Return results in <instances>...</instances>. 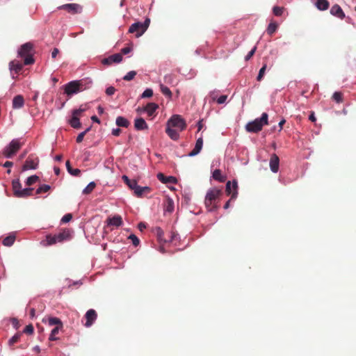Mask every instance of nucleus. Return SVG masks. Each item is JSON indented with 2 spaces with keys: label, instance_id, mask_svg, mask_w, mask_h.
Segmentation results:
<instances>
[{
  "label": "nucleus",
  "instance_id": "obj_51",
  "mask_svg": "<svg viewBox=\"0 0 356 356\" xmlns=\"http://www.w3.org/2000/svg\"><path fill=\"white\" fill-rule=\"evenodd\" d=\"M256 49L257 47H254L250 51H249V53L245 57V60H250L253 56L256 51Z\"/></svg>",
  "mask_w": 356,
  "mask_h": 356
},
{
  "label": "nucleus",
  "instance_id": "obj_56",
  "mask_svg": "<svg viewBox=\"0 0 356 356\" xmlns=\"http://www.w3.org/2000/svg\"><path fill=\"white\" fill-rule=\"evenodd\" d=\"M132 50L131 47H124V48H122V50H121V54H129L131 51Z\"/></svg>",
  "mask_w": 356,
  "mask_h": 356
},
{
  "label": "nucleus",
  "instance_id": "obj_19",
  "mask_svg": "<svg viewBox=\"0 0 356 356\" xmlns=\"http://www.w3.org/2000/svg\"><path fill=\"white\" fill-rule=\"evenodd\" d=\"M330 13L332 15L336 16L341 19L345 17V14L343 11L342 10L341 8L337 4L334 5L331 8Z\"/></svg>",
  "mask_w": 356,
  "mask_h": 356
},
{
  "label": "nucleus",
  "instance_id": "obj_13",
  "mask_svg": "<svg viewBox=\"0 0 356 356\" xmlns=\"http://www.w3.org/2000/svg\"><path fill=\"white\" fill-rule=\"evenodd\" d=\"M97 314L95 309H90L87 311L85 314L86 322L85 323L86 327H90L97 319Z\"/></svg>",
  "mask_w": 356,
  "mask_h": 356
},
{
  "label": "nucleus",
  "instance_id": "obj_45",
  "mask_svg": "<svg viewBox=\"0 0 356 356\" xmlns=\"http://www.w3.org/2000/svg\"><path fill=\"white\" fill-rule=\"evenodd\" d=\"M90 127L86 129L84 131L80 133L76 137V143H81L83 140L85 135L86 134L87 132H88L90 131Z\"/></svg>",
  "mask_w": 356,
  "mask_h": 356
},
{
  "label": "nucleus",
  "instance_id": "obj_17",
  "mask_svg": "<svg viewBox=\"0 0 356 356\" xmlns=\"http://www.w3.org/2000/svg\"><path fill=\"white\" fill-rule=\"evenodd\" d=\"M151 191V188L148 186H137L136 189L134 190V194L138 197H141L143 195L145 194L149 193Z\"/></svg>",
  "mask_w": 356,
  "mask_h": 356
},
{
  "label": "nucleus",
  "instance_id": "obj_61",
  "mask_svg": "<svg viewBox=\"0 0 356 356\" xmlns=\"http://www.w3.org/2000/svg\"><path fill=\"white\" fill-rule=\"evenodd\" d=\"M122 179L127 185L131 181V179H129L126 175L122 176Z\"/></svg>",
  "mask_w": 356,
  "mask_h": 356
},
{
  "label": "nucleus",
  "instance_id": "obj_31",
  "mask_svg": "<svg viewBox=\"0 0 356 356\" xmlns=\"http://www.w3.org/2000/svg\"><path fill=\"white\" fill-rule=\"evenodd\" d=\"M70 124L71 127L74 129H79L81 127V122L79 121V118L74 115H72V118L70 120Z\"/></svg>",
  "mask_w": 356,
  "mask_h": 356
},
{
  "label": "nucleus",
  "instance_id": "obj_11",
  "mask_svg": "<svg viewBox=\"0 0 356 356\" xmlns=\"http://www.w3.org/2000/svg\"><path fill=\"white\" fill-rule=\"evenodd\" d=\"M237 188L238 183L236 180H234L232 182L230 181L227 182L225 191L228 195H231V200L236 198L238 194Z\"/></svg>",
  "mask_w": 356,
  "mask_h": 356
},
{
  "label": "nucleus",
  "instance_id": "obj_52",
  "mask_svg": "<svg viewBox=\"0 0 356 356\" xmlns=\"http://www.w3.org/2000/svg\"><path fill=\"white\" fill-rule=\"evenodd\" d=\"M127 186L129 187V188L134 191L136 186H138V183L136 180L131 179V181L129 182V184H127Z\"/></svg>",
  "mask_w": 356,
  "mask_h": 356
},
{
  "label": "nucleus",
  "instance_id": "obj_10",
  "mask_svg": "<svg viewBox=\"0 0 356 356\" xmlns=\"http://www.w3.org/2000/svg\"><path fill=\"white\" fill-rule=\"evenodd\" d=\"M39 159L37 156L31 154L28 156L24 164L22 166V170H35L38 168Z\"/></svg>",
  "mask_w": 356,
  "mask_h": 356
},
{
  "label": "nucleus",
  "instance_id": "obj_8",
  "mask_svg": "<svg viewBox=\"0 0 356 356\" xmlns=\"http://www.w3.org/2000/svg\"><path fill=\"white\" fill-rule=\"evenodd\" d=\"M83 84L80 81H72L65 86V93L70 96L82 90Z\"/></svg>",
  "mask_w": 356,
  "mask_h": 356
},
{
  "label": "nucleus",
  "instance_id": "obj_18",
  "mask_svg": "<svg viewBox=\"0 0 356 356\" xmlns=\"http://www.w3.org/2000/svg\"><path fill=\"white\" fill-rule=\"evenodd\" d=\"M203 146V139L202 138H199L195 143V145L194 149L188 154L189 156H194L198 154Z\"/></svg>",
  "mask_w": 356,
  "mask_h": 356
},
{
  "label": "nucleus",
  "instance_id": "obj_32",
  "mask_svg": "<svg viewBox=\"0 0 356 356\" xmlns=\"http://www.w3.org/2000/svg\"><path fill=\"white\" fill-rule=\"evenodd\" d=\"M15 241V236L13 234H11V235L6 236L3 240L2 243L5 246L9 247V246H11L14 243Z\"/></svg>",
  "mask_w": 356,
  "mask_h": 356
},
{
  "label": "nucleus",
  "instance_id": "obj_47",
  "mask_svg": "<svg viewBox=\"0 0 356 356\" xmlns=\"http://www.w3.org/2000/svg\"><path fill=\"white\" fill-rule=\"evenodd\" d=\"M153 95V90L150 88L146 89L141 95V98H148Z\"/></svg>",
  "mask_w": 356,
  "mask_h": 356
},
{
  "label": "nucleus",
  "instance_id": "obj_23",
  "mask_svg": "<svg viewBox=\"0 0 356 356\" xmlns=\"http://www.w3.org/2000/svg\"><path fill=\"white\" fill-rule=\"evenodd\" d=\"M108 225L118 227L122 225V218L120 216H115L107 219Z\"/></svg>",
  "mask_w": 356,
  "mask_h": 356
},
{
  "label": "nucleus",
  "instance_id": "obj_35",
  "mask_svg": "<svg viewBox=\"0 0 356 356\" xmlns=\"http://www.w3.org/2000/svg\"><path fill=\"white\" fill-rule=\"evenodd\" d=\"M48 323H49V325L51 326H52V325L63 326V323H62L61 321L58 318H56V317L49 318Z\"/></svg>",
  "mask_w": 356,
  "mask_h": 356
},
{
  "label": "nucleus",
  "instance_id": "obj_48",
  "mask_svg": "<svg viewBox=\"0 0 356 356\" xmlns=\"http://www.w3.org/2000/svg\"><path fill=\"white\" fill-rule=\"evenodd\" d=\"M87 108L86 107H83V106H81L79 107V108L78 109H75L72 112V115H75V116H77L79 118V116L83 113L85 111H86Z\"/></svg>",
  "mask_w": 356,
  "mask_h": 356
},
{
  "label": "nucleus",
  "instance_id": "obj_30",
  "mask_svg": "<svg viewBox=\"0 0 356 356\" xmlns=\"http://www.w3.org/2000/svg\"><path fill=\"white\" fill-rule=\"evenodd\" d=\"M278 24L275 22H271L266 29V32L268 35H272L277 31Z\"/></svg>",
  "mask_w": 356,
  "mask_h": 356
},
{
  "label": "nucleus",
  "instance_id": "obj_41",
  "mask_svg": "<svg viewBox=\"0 0 356 356\" xmlns=\"http://www.w3.org/2000/svg\"><path fill=\"white\" fill-rule=\"evenodd\" d=\"M50 189V186L47 184H43L40 186L37 190H36V194H40L42 193H46L49 191Z\"/></svg>",
  "mask_w": 356,
  "mask_h": 356
},
{
  "label": "nucleus",
  "instance_id": "obj_4",
  "mask_svg": "<svg viewBox=\"0 0 356 356\" xmlns=\"http://www.w3.org/2000/svg\"><path fill=\"white\" fill-rule=\"evenodd\" d=\"M70 238V234L69 230L65 229L55 235H47L46 236V241L47 245H51L56 243H62L64 241H67Z\"/></svg>",
  "mask_w": 356,
  "mask_h": 356
},
{
  "label": "nucleus",
  "instance_id": "obj_5",
  "mask_svg": "<svg viewBox=\"0 0 356 356\" xmlns=\"http://www.w3.org/2000/svg\"><path fill=\"white\" fill-rule=\"evenodd\" d=\"M150 19L147 18L143 22H136L131 24L129 29V32L136 33L137 38L140 37L149 26Z\"/></svg>",
  "mask_w": 356,
  "mask_h": 356
},
{
  "label": "nucleus",
  "instance_id": "obj_15",
  "mask_svg": "<svg viewBox=\"0 0 356 356\" xmlns=\"http://www.w3.org/2000/svg\"><path fill=\"white\" fill-rule=\"evenodd\" d=\"M280 159L277 154H273L270 159V168L272 172H277L279 170Z\"/></svg>",
  "mask_w": 356,
  "mask_h": 356
},
{
  "label": "nucleus",
  "instance_id": "obj_22",
  "mask_svg": "<svg viewBox=\"0 0 356 356\" xmlns=\"http://www.w3.org/2000/svg\"><path fill=\"white\" fill-rule=\"evenodd\" d=\"M24 104L23 96L18 95L13 99V108L15 109L21 108Z\"/></svg>",
  "mask_w": 356,
  "mask_h": 356
},
{
  "label": "nucleus",
  "instance_id": "obj_46",
  "mask_svg": "<svg viewBox=\"0 0 356 356\" xmlns=\"http://www.w3.org/2000/svg\"><path fill=\"white\" fill-rule=\"evenodd\" d=\"M128 238L131 241L133 245L136 247L140 243L139 238L135 234H131Z\"/></svg>",
  "mask_w": 356,
  "mask_h": 356
},
{
  "label": "nucleus",
  "instance_id": "obj_49",
  "mask_svg": "<svg viewBox=\"0 0 356 356\" xmlns=\"http://www.w3.org/2000/svg\"><path fill=\"white\" fill-rule=\"evenodd\" d=\"M34 328L31 324L26 325L24 329V332L26 334H31L33 333Z\"/></svg>",
  "mask_w": 356,
  "mask_h": 356
},
{
  "label": "nucleus",
  "instance_id": "obj_9",
  "mask_svg": "<svg viewBox=\"0 0 356 356\" xmlns=\"http://www.w3.org/2000/svg\"><path fill=\"white\" fill-rule=\"evenodd\" d=\"M58 10H64L68 13L75 15L82 12V6L78 3H66L58 7Z\"/></svg>",
  "mask_w": 356,
  "mask_h": 356
},
{
  "label": "nucleus",
  "instance_id": "obj_58",
  "mask_svg": "<svg viewBox=\"0 0 356 356\" xmlns=\"http://www.w3.org/2000/svg\"><path fill=\"white\" fill-rule=\"evenodd\" d=\"M59 50L57 48H54L51 52L52 58H55L56 56L58 54Z\"/></svg>",
  "mask_w": 356,
  "mask_h": 356
},
{
  "label": "nucleus",
  "instance_id": "obj_21",
  "mask_svg": "<svg viewBox=\"0 0 356 356\" xmlns=\"http://www.w3.org/2000/svg\"><path fill=\"white\" fill-rule=\"evenodd\" d=\"M177 130L178 129H173L169 125H167L165 132L172 140H177L179 138V134Z\"/></svg>",
  "mask_w": 356,
  "mask_h": 356
},
{
  "label": "nucleus",
  "instance_id": "obj_1",
  "mask_svg": "<svg viewBox=\"0 0 356 356\" xmlns=\"http://www.w3.org/2000/svg\"><path fill=\"white\" fill-rule=\"evenodd\" d=\"M222 191L217 188L209 189L205 196L204 204L209 211H213L220 207L219 202Z\"/></svg>",
  "mask_w": 356,
  "mask_h": 356
},
{
  "label": "nucleus",
  "instance_id": "obj_53",
  "mask_svg": "<svg viewBox=\"0 0 356 356\" xmlns=\"http://www.w3.org/2000/svg\"><path fill=\"white\" fill-rule=\"evenodd\" d=\"M115 92V88L113 86H110L106 88V93L107 95H113Z\"/></svg>",
  "mask_w": 356,
  "mask_h": 356
},
{
  "label": "nucleus",
  "instance_id": "obj_38",
  "mask_svg": "<svg viewBox=\"0 0 356 356\" xmlns=\"http://www.w3.org/2000/svg\"><path fill=\"white\" fill-rule=\"evenodd\" d=\"M39 180V177L37 175H32L27 178L26 184L27 186H31Z\"/></svg>",
  "mask_w": 356,
  "mask_h": 356
},
{
  "label": "nucleus",
  "instance_id": "obj_44",
  "mask_svg": "<svg viewBox=\"0 0 356 356\" xmlns=\"http://www.w3.org/2000/svg\"><path fill=\"white\" fill-rule=\"evenodd\" d=\"M283 11H284L283 7L274 6L273 8V14L275 16H281L283 13Z\"/></svg>",
  "mask_w": 356,
  "mask_h": 356
},
{
  "label": "nucleus",
  "instance_id": "obj_7",
  "mask_svg": "<svg viewBox=\"0 0 356 356\" xmlns=\"http://www.w3.org/2000/svg\"><path fill=\"white\" fill-rule=\"evenodd\" d=\"M167 125L172 128H176L179 131H182L186 129V124L184 120L181 118L179 115H172L168 121Z\"/></svg>",
  "mask_w": 356,
  "mask_h": 356
},
{
  "label": "nucleus",
  "instance_id": "obj_20",
  "mask_svg": "<svg viewBox=\"0 0 356 356\" xmlns=\"http://www.w3.org/2000/svg\"><path fill=\"white\" fill-rule=\"evenodd\" d=\"M158 179L163 184H175L177 183V179L175 177L169 176L166 177L163 173H159L157 175Z\"/></svg>",
  "mask_w": 356,
  "mask_h": 356
},
{
  "label": "nucleus",
  "instance_id": "obj_25",
  "mask_svg": "<svg viewBox=\"0 0 356 356\" xmlns=\"http://www.w3.org/2000/svg\"><path fill=\"white\" fill-rule=\"evenodd\" d=\"M12 186H13L14 195L15 197H17L22 190V184L19 182V179L13 180V183H12Z\"/></svg>",
  "mask_w": 356,
  "mask_h": 356
},
{
  "label": "nucleus",
  "instance_id": "obj_39",
  "mask_svg": "<svg viewBox=\"0 0 356 356\" xmlns=\"http://www.w3.org/2000/svg\"><path fill=\"white\" fill-rule=\"evenodd\" d=\"M267 68V64L266 63H264L262 67L260 69L259 72V74H258V76L257 77V80L258 81H261V79H263L264 74H265V72H266V70Z\"/></svg>",
  "mask_w": 356,
  "mask_h": 356
},
{
  "label": "nucleus",
  "instance_id": "obj_59",
  "mask_svg": "<svg viewBox=\"0 0 356 356\" xmlns=\"http://www.w3.org/2000/svg\"><path fill=\"white\" fill-rule=\"evenodd\" d=\"M309 120H311L313 122H316V117L314 115V112L311 113V114L309 116Z\"/></svg>",
  "mask_w": 356,
  "mask_h": 356
},
{
  "label": "nucleus",
  "instance_id": "obj_2",
  "mask_svg": "<svg viewBox=\"0 0 356 356\" xmlns=\"http://www.w3.org/2000/svg\"><path fill=\"white\" fill-rule=\"evenodd\" d=\"M268 115L266 113H263L261 118H256L254 120L248 122L245 129L248 132L257 133L260 131L264 125L268 124Z\"/></svg>",
  "mask_w": 356,
  "mask_h": 356
},
{
  "label": "nucleus",
  "instance_id": "obj_33",
  "mask_svg": "<svg viewBox=\"0 0 356 356\" xmlns=\"http://www.w3.org/2000/svg\"><path fill=\"white\" fill-rule=\"evenodd\" d=\"M33 188H32L22 189L17 197H26L31 196L33 194Z\"/></svg>",
  "mask_w": 356,
  "mask_h": 356
},
{
  "label": "nucleus",
  "instance_id": "obj_36",
  "mask_svg": "<svg viewBox=\"0 0 356 356\" xmlns=\"http://www.w3.org/2000/svg\"><path fill=\"white\" fill-rule=\"evenodd\" d=\"M160 90H161V92L166 97H168V98H171L172 97V92L170 91V90L165 86H164L163 84H160Z\"/></svg>",
  "mask_w": 356,
  "mask_h": 356
},
{
  "label": "nucleus",
  "instance_id": "obj_43",
  "mask_svg": "<svg viewBox=\"0 0 356 356\" xmlns=\"http://www.w3.org/2000/svg\"><path fill=\"white\" fill-rule=\"evenodd\" d=\"M136 75V72L130 71L123 77V79L124 81H129L132 80L135 77Z\"/></svg>",
  "mask_w": 356,
  "mask_h": 356
},
{
  "label": "nucleus",
  "instance_id": "obj_12",
  "mask_svg": "<svg viewBox=\"0 0 356 356\" xmlns=\"http://www.w3.org/2000/svg\"><path fill=\"white\" fill-rule=\"evenodd\" d=\"M122 60L121 54H115L102 60V63L104 65H111L113 63H119Z\"/></svg>",
  "mask_w": 356,
  "mask_h": 356
},
{
  "label": "nucleus",
  "instance_id": "obj_57",
  "mask_svg": "<svg viewBox=\"0 0 356 356\" xmlns=\"http://www.w3.org/2000/svg\"><path fill=\"white\" fill-rule=\"evenodd\" d=\"M121 129L120 128L113 129L112 130V134L115 136H118L121 134Z\"/></svg>",
  "mask_w": 356,
  "mask_h": 356
},
{
  "label": "nucleus",
  "instance_id": "obj_63",
  "mask_svg": "<svg viewBox=\"0 0 356 356\" xmlns=\"http://www.w3.org/2000/svg\"><path fill=\"white\" fill-rule=\"evenodd\" d=\"M13 165V163L11 162V161H6L4 164H3V166L5 168H10V167H12Z\"/></svg>",
  "mask_w": 356,
  "mask_h": 356
},
{
  "label": "nucleus",
  "instance_id": "obj_34",
  "mask_svg": "<svg viewBox=\"0 0 356 356\" xmlns=\"http://www.w3.org/2000/svg\"><path fill=\"white\" fill-rule=\"evenodd\" d=\"M96 186V184L92 181L88 184V186L83 190V193L88 195L92 192Z\"/></svg>",
  "mask_w": 356,
  "mask_h": 356
},
{
  "label": "nucleus",
  "instance_id": "obj_28",
  "mask_svg": "<svg viewBox=\"0 0 356 356\" xmlns=\"http://www.w3.org/2000/svg\"><path fill=\"white\" fill-rule=\"evenodd\" d=\"M158 108V105L155 103H148L145 107V111L149 116L152 115L156 110Z\"/></svg>",
  "mask_w": 356,
  "mask_h": 356
},
{
  "label": "nucleus",
  "instance_id": "obj_42",
  "mask_svg": "<svg viewBox=\"0 0 356 356\" xmlns=\"http://www.w3.org/2000/svg\"><path fill=\"white\" fill-rule=\"evenodd\" d=\"M21 337V334L17 333L15 334L13 337H11L8 341V344L10 346L14 345L15 343L18 342Z\"/></svg>",
  "mask_w": 356,
  "mask_h": 356
},
{
  "label": "nucleus",
  "instance_id": "obj_37",
  "mask_svg": "<svg viewBox=\"0 0 356 356\" xmlns=\"http://www.w3.org/2000/svg\"><path fill=\"white\" fill-rule=\"evenodd\" d=\"M213 178L216 180L220 181V182H223L225 181V177L222 176L221 171L218 169L213 171Z\"/></svg>",
  "mask_w": 356,
  "mask_h": 356
},
{
  "label": "nucleus",
  "instance_id": "obj_64",
  "mask_svg": "<svg viewBox=\"0 0 356 356\" xmlns=\"http://www.w3.org/2000/svg\"><path fill=\"white\" fill-rule=\"evenodd\" d=\"M91 120L93 121V122H95L97 123H100V120L96 116V115H93L91 117Z\"/></svg>",
  "mask_w": 356,
  "mask_h": 356
},
{
  "label": "nucleus",
  "instance_id": "obj_50",
  "mask_svg": "<svg viewBox=\"0 0 356 356\" xmlns=\"http://www.w3.org/2000/svg\"><path fill=\"white\" fill-rule=\"evenodd\" d=\"M72 218V215L71 213L65 214L61 219V221L63 222H70Z\"/></svg>",
  "mask_w": 356,
  "mask_h": 356
},
{
  "label": "nucleus",
  "instance_id": "obj_54",
  "mask_svg": "<svg viewBox=\"0 0 356 356\" xmlns=\"http://www.w3.org/2000/svg\"><path fill=\"white\" fill-rule=\"evenodd\" d=\"M63 327V326H56L51 332V335L53 336H56L58 332H59V330Z\"/></svg>",
  "mask_w": 356,
  "mask_h": 356
},
{
  "label": "nucleus",
  "instance_id": "obj_29",
  "mask_svg": "<svg viewBox=\"0 0 356 356\" xmlns=\"http://www.w3.org/2000/svg\"><path fill=\"white\" fill-rule=\"evenodd\" d=\"M65 165H66V168H67V172L70 175H72L73 176H76V177H78V176L80 175L81 170L79 169H78V168L73 169V168L71 167L70 161H67Z\"/></svg>",
  "mask_w": 356,
  "mask_h": 356
},
{
  "label": "nucleus",
  "instance_id": "obj_55",
  "mask_svg": "<svg viewBox=\"0 0 356 356\" xmlns=\"http://www.w3.org/2000/svg\"><path fill=\"white\" fill-rule=\"evenodd\" d=\"M227 98V95H221L219 97V98L217 99V102L220 104H223L225 102L226 99Z\"/></svg>",
  "mask_w": 356,
  "mask_h": 356
},
{
  "label": "nucleus",
  "instance_id": "obj_27",
  "mask_svg": "<svg viewBox=\"0 0 356 356\" xmlns=\"http://www.w3.org/2000/svg\"><path fill=\"white\" fill-rule=\"evenodd\" d=\"M329 6L330 3L327 0H317L316 2V6L320 10H326Z\"/></svg>",
  "mask_w": 356,
  "mask_h": 356
},
{
  "label": "nucleus",
  "instance_id": "obj_6",
  "mask_svg": "<svg viewBox=\"0 0 356 356\" xmlns=\"http://www.w3.org/2000/svg\"><path fill=\"white\" fill-rule=\"evenodd\" d=\"M23 143L19 139H13L3 150V155L6 158H12L21 148Z\"/></svg>",
  "mask_w": 356,
  "mask_h": 356
},
{
  "label": "nucleus",
  "instance_id": "obj_26",
  "mask_svg": "<svg viewBox=\"0 0 356 356\" xmlns=\"http://www.w3.org/2000/svg\"><path fill=\"white\" fill-rule=\"evenodd\" d=\"M115 123L118 127L124 128H127L130 124L129 120L122 116H118L116 118Z\"/></svg>",
  "mask_w": 356,
  "mask_h": 356
},
{
  "label": "nucleus",
  "instance_id": "obj_24",
  "mask_svg": "<svg viewBox=\"0 0 356 356\" xmlns=\"http://www.w3.org/2000/svg\"><path fill=\"white\" fill-rule=\"evenodd\" d=\"M134 127L137 130H145L148 129L147 124L142 118H139L135 120Z\"/></svg>",
  "mask_w": 356,
  "mask_h": 356
},
{
  "label": "nucleus",
  "instance_id": "obj_62",
  "mask_svg": "<svg viewBox=\"0 0 356 356\" xmlns=\"http://www.w3.org/2000/svg\"><path fill=\"white\" fill-rule=\"evenodd\" d=\"M122 179L127 185L131 181V179H129L126 175L122 176Z\"/></svg>",
  "mask_w": 356,
  "mask_h": 356
},
{
  "label": "nucleus",
  "instance_id": "obj_40",
  "mask_svg": "<svg viewBox=\"0 0 356 356\" xmlns=\"http://www.w3.org/2000/svg\"><path fill=\"white\" fill-rule=\"evenodd\" d=\"M332 99L337 103L343 102V94L341 92H335L332 95Z\"/></svg>",
  "mask_w": 356,
  "mask_h": 356
},
{
  "label": "nucleus",
  "instance_id": "obj_60",
  "mask_svg": "<svg viewBox=\"0 0 356 356\" xmlns=\"http://www.w3.org/2000/svg\"><path fill=\"white\" fill-rule=\"evenodd\" d=\"M138 227L140 231H143L144 229L146 228V225L144 222H140L138 225Z\"/></svg>",
  "mask_w": 356,
  "mask_h": 356
},
{
  "label": "nucleus",
  "instance_id": "obj_3",
  "mask_svg": "<svg viewBox=\"0 0 356 356\" xmlns=\"http://www.w3.org/2000/svg\"><path fill=\"white\" fill-rule=\"evenodd\" d=\"M33 49V45L31 42H26L21 46L18 54L20 57L24 58V65H29L34 63Z\"/></svg>",
  "mask_w": 356,
  "mask_h": 356
},
{
  "label": "nucleus",
  "instance_id": "obj_14",
  "mask_svg": "<svg viewBox=\"0 0 356 356\" xmlns=\"http://www.w3.org/2000/svg\"><path fill=\"white\" fill-rule=\"evenodd\" d=\"M23 64H22L18 60H13L10 62L9 63V69L10 70V72L12 74L13 79H15L16 77L13 75V72L15 74H18L22 69Z\"/></svg>",
  "mask_w": 356,
  "mask_h": 356
},
{
  "label": "nucleus",
  "instance_id": "obj_16",
  "mask_svg": "<svg viewBox=\"0 0 356 356\" xmlns=\"http://www.w3.org/2000/svg\"><path fill=\"white\" fill-rule=\"evenodd\" d=\"M164 211L170 213L174 211V201L172 198L167 196L163 202Z\"/></svg>",
  "mask_w": 356,
  "mask_h": 356
}]
</instances>
